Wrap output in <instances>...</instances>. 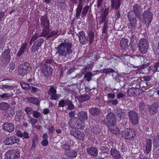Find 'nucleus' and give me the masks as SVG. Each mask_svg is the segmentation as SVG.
<instances>
[{"label": "nucleus", "instance_id": "nucleus-11", "mask_svg": "<svg viewBox=\"0 0 159 159\" xmlns=\"http://www.w3.org/2000/svg\"><path fill=\"white\" fill-rule=\"evenodd\" d=\"M19 141L20 139L18 137L13 135L6 138L5 141V143L7 145H12L14 143L18 144Z\"/></svg>", "mask_w": 159, "mask_h": 159}, {"label": "nucleus", "instance_id": "nucleus-63", "mask_svg": "<svg viewBox=\"0 0 159 159\" xmlns=\"http://www.w3.org/2000/svg\"><path fill=\"white\" fill-rule=\"evenodd\" d=\"M44 37V36H42L41 35V34L40 35L39 33H35L34 34L33 36V37L32 38V40H35L37 39H38L39 37Z\"/></svg>", "mask_w": 159, "mask_h": 159}, {"label": "nucleus", "instance_id": "nucleus-22", "mask_svg": "<svg viewBox=\"0 0 159 159\" xmlns=\"http://www.w3.org/2000/svg\"><path fill=\"white\" fill-rule=\"evenodd\" d=\"M111 2V8L117 10L120 8L122 1V0H112Z\"/></svg>", "mask_w": 159, "mask_h": 159}, {"label": "nucleus", "instance_id": "nucleus-8", "mask_svg": "<svg viewBox=\"0 0 159 159\" xmlns=\"http://www.w3.org/2000/svg\"><path fill=\"white\" fill-rule=\"evenodd\" d=\"M40 70L44 75L47 77L50 76L52 73L51 67L45 64H43L41 65L40 67Z\"/></svg>", "mask_w": 159, "mask_h": 159}, {"label": "nucleus", "instance_id": "nucleus-3", "mask_svg": "<svg viewBox=\"0 0 159 159\" xmlns=\"http://www.w3.org/2000/svg\"><path fill=\"white\" fill-rule=\"evenodd\" d=\"M41 26L43 28L41 35L45 36L49 31V22L47 16H42L40 18Z\"/></svg>", "mask_w": 159, "mask_h": 159}, {"label": "nucleus", "instance_id": "nucleus-49", "mask_svg": "<svg viewBox=\"0 0 159 159\" xmlns=\"http://www.w3.org/2000/svg\"><path fill=\"white\" fill-rule=\"evenodd\" d=\"M51 96L50 99L52 100H57L60 97V95L56 93H53L50 95Z\"/></svg>", "mask_w": 159, "mask_h": 159}, {"label": "nucleus", "instance_id": "nucleus-41", "mask_svg": "<svg viewBox=\"0 0 159 159\" xmlns=\"http://www.w3.org/2000/svg\"><path fill=\"white\" fill-rule=\"evenodd\" d=\"M91 129L93 132L96 134H98L101 132V129L98 125L92 126Z\"/></svg>", "mask_w": 159, "mask_h": 159}, {"label": "nucleus", "instance_id": "nucleus-62", "mask_svg": "<svg viewBox=\"0 0 159 159\" xmlns=\"http://www.w3.org/2000/svg\"><path fill=\"white\" fill-rule=\"evenodd\" d=\"M25 110L27 113L29 117V116H30V115L31 112L33 111V109L31 107H27L26 108H25Z\"/></svg>", "mask_w": 159, "mask_h": 159}, {"label": "nucleus", "instance_id": "nucleus-25", "mask_svg": "<svg viewBox=\"0 0 159 159\" xmlns=\"http://www.w3.org/2000/svg\"><path fill=\"white\" fill-rule=\"evenodd\" d=\"M145 149L144 150V152L148 154L151 151L152 148V140L150 139H147L146 143L145 144Z\"/></svg>", "mask_w": 159, "mask_h": 159}, {"label": "nucleus", "instance_id": "nucleus-15", "mask_svg": "<svg viewBox=\"0 0 159 159\" xmlns=\"http://www.w3.org/2000/svg\"><path fill=\"white\" fill-rule=\"evenodd\" d=\"M144 20L145 22L150 23L152 19V14L149 10H147L144 12L143 14Z\"/></svg>", "mask_w": 159, "mask_h": 159}, {"label": "nucleus", "instance_id": "nucleus-56", "mask_svg": "<svg viewBox=\"0 0 159 159\" xmlns=\"http://www.w3.org/2000/svg\"><path fill=\"white\" fill-rule=\"evenodd\" d=\"M70 146L64 144L62 145V148L64 149L65 152H67L70 149Z\"/></svg>", "mask_w": 159, "mask_h": 159}, {"label": "nucleus", "instance_id": "nucleus-59", "mask_svg": "<svg viewBox=\"0 0 159 159\" xmlns=\"http://www.w3.org/2000/svg\"><path fill=\"white\" fill-rule=\"evenodd\" d=\"M33 116L34 117L38 118H39L40 116H41V114L40 113L37 111H33Z\"/></svg>", "mask_w": 159, "mask_h": 159}, {"label": "nucleus", "instance_id": "nucleus-17", "mask_svg": "<svg viewBox=\"0 0 159 159\" xmlns=\"http://www.w3.org/2000/svg\"><path fill=\"white\" fill-rule=\"evenodd\" d=\"M7 154L8 159H17L20 156V154L16 150L10 151Z\"/></svg>", "mask_w": 159, "mask_h": 159}, {"label": "nucleus", "instance_id": "nucleus-54", "mask_svg": "<svg viewBox=\"0 0 159 159\" xmlns=\"http://www.w3.org/2000/svg\"><path fill=\"white\" fill-rule=\"evenodd\" d=\"M139 108L141 110H143L146 108L144 102L143 101L140 102L139 103Z\"/></svg>", "mask_w": 159, "mask_h": 159}, {"label": "nucleus", "instance_id": "nucleus-10", "mask_svg": "<svg viewBox=\"0 0 159 159\" xmlns=\"http://www.w3.org/2000/svg\"><path fill=\"white\" fill-rule=\"evenodd\" d=\"M107 119L108 121L107 126L116 124V118L115 115L113 112H110L107 116Z\"/></svg>", "mask_w": 159, "mask_h": 159}, {"label": "nucleus", "instance_id": "nucleus-9", "mask_svg": "<svg viewBox=\"0 0 159 159\" xmlns=\"http://www.w3.org/2000/svg\"><path fill=\"white\" fill-rule=\"evenodd\" d=\"M10 49L7 48L2 53L1 60L4 64L8 63L11 59Z\"/></svg>", "mask_w": 159, "mask_h": 159}, {"label": "nucleus", "instance_id": "nucleus-26", "mask_svg": "<svg viewBox=\"0 0 159 159\" xmlns=\"http://www.w3.org/2000/svg\"><path fill=\"white\" fill-rule=\"evenodd\" d=\"M89 112L93 116H98L100 114L101 110L97 107H93L89 109Z\"/></svg>", "mask_w": 159, "mask_h": 159}, {"label": "nucleus", "instance_id": "nucleus-31", "mask_svg": "<svg viewBox=\"0 0 159 159\" xmlns=\"http://www.w3.org/2000/svg\"><path fill=\"white\" fill-rule=\"evenodd\" d=\"M133 10L131 11H133L134 13L139 16V15L141 13V7L138 4H135L133 7Z\"/></svg>", "mask_w": 159, "mask_h": 159}, {"label": "nucleus", "instance_id": "nucleus-57", "mask_svg": "<svg viewBox=\"0 0 159 159\" xmlns=\"http://www.w3.org/2000/svg\"><path fill=\"white\" fill-rule=\"evenodd\" d=\"M112 73V76L116 80V81H119V78L120 77V76H119V74L116 72H115L114 71V72Z\"/></svg>", "mask_w": 159, "mask_h": 159}, {"label": "nucleus", "instance_id": "nucleus-36", "mask_svg": "<svg viewBox=\"0 0 159 159\" xmlns=\"http://www.w3.org/2000/svg\"><path fill=\"white\" fill-rule=\"evenodd\" d=\"M90 99V96L89 94L85 95H82L79 98V101L80 102H84L89 100Z\"/></svg>", "mask_w": 159, "mask_h": 159}, {"label": "nucleus", "instance_id": "nucleus-60", "mask_svg": "<svg viewBox=\"0 0 159 159\" xmlns=\"http://www.w3.org/2000/svg\"><path fill=\"white\" fill-rule=\"evenodd\" d=\"M152 76L151 75L144 76L142 77L143 80L147 82L151 80L152 79Z\"/></svg>", "mask_w": 159, "mask_h": 159}, {"label": "nucleus", "instance_id": "nucleus-39", "mask_svg": "<svg viewBox=\"0 0 159 159\" xmlns=\"http://www.w3.org/2000/svg\"><path fill=\"white\" fill-rule=\"evenodd\" d=\"M71 127L75 128L77 129H83L84 127V124L81 122H76L74 126Z\"/></svg>", "mask_w": 159, "mask_h": 159}, {"label": "nucleus", "instance_id": "nucleus-19", "mask_svg": "<svg viewBox=\"0 0 159 159\" xmlns=\"http://www.w3.org/2000/svg\"><path fill=\"white\" fill-rule=\"evenodd\" d=\"M78 119L81 121L87 120L88 118L87 113L84 111H79L78 113Z\"/></svg>", "mask_w": 159, "mask_h": 159}, {"label": "nucleus", "instance_id": "nucleus-24", "mask_svg": "<svg viewBox=\"0 0 159 159\" xmlns=\"http://www.w3.org/2000/svg\"><path fill=\"white\" fill-rule=\"evenodd\" d=\"M128 42L129 40L128 39L125 38L122 39L120 42V46L121 48L122 49H125L127 48L129 45V43Z\"/></svg>", "mask_w": 159, "mask_h": 159}, {"label": "nucleus", "instance_id": "nucleus-20", "mask_svg": "<svg viewBox=\"0 0 159 159\" xmlns=\"http://www.w3.org/2000/svg\"><path fill=\"white\" fill-rule=\"evenodd\" d=\"M110 152L111 155L114 159H119L121 157V154L115 148H112Z\"/></svg>", "mask_w": 159, "mask_h": 159}, {"label": "nucleus", "instance_id": "nucleus-18", "mask_svg": "<svg viewBox=\"0 0 159 159\" xmlns=\"http://www.w3.org/2000/svg\"><path fill=\"white\" fill-rule=\"evenodd\" d=\"M127 16L130 22L136 23L137 17L139 18V16L134 13L133 11H130L128 13Z\"/></svg>", "mask_w": 159, "mask_h": 159}, {"label": "nucleus", "instance_id": "nucleus-32", "mask_svg": "<svg viewBox=\"0 0 159 159\" xmlns=\"http://www.w3.org/2000/svg\"><path fill=\"white\" fill-rule=\"evenodd\" d=\"M109 129L114 134H117L119 133V129L117 127L116 125L107 126Z\"/></svg>", "mask_w": 159, "mask_h": 159}, {"label": "nucleus", "instance_id": "nucleus-30", "mask_svg": "<svg viewBox=\"0 0 159 159\" xmlns=\"http://www.w3.org/2000/svg\"><path fill=\"white\" fill-rule=\"evenodd\" d=\"M27 45V44L25 43H24L22 44L18 52L16 54L17 57H20L23 53H25V50L26 49Z\"/></svg>", "mask_w": 159, "mask_h": 159}, {"label": "nucleus", "instance_id": "nucleus-61", "mask_svg": "<svg viewBox=\"0 0 159 159\" xmlns=\"http://www.w3.org/2000/svg\"><path fill=\"white\" fill-rule=\"evenodd\" d=\"M103 1L104 0H97V7L100 9H101L102 8Z\"/></svg>", "mask_w": 159, "mask_h": 159}, {"label": "nucleus", "instance_id": "nucleus-33", "mask_svg": "<svg viewBox=\"0 0 159 159\" xmlns=\"http://www.w3.org/2000/svg\"><path fill=\"white\" fill-rule=\"evenodd\" d=\"M65 154L67 157L75 158L77 156V153L75 150L70 149L67 152H65Z\"/></svg>", "mask_w": 159, "mask_h": 159}, {"label": "nucleus", "instance_id": "nucleus-2", "mask_svg": "<svg viewBox=\"0 0 159 159\" xmlns=\"http://www.w3.org/2000/svg\"><path fill=\"white\" fill-rule=\"evenodd\" d=\"M73 3L77 4L78 3L77 7L76 10L75 17L77 19H79L82 12L81 16L84 17L86 16L89 9V6H85L83 9V5L82 3L84 0H70Z\"/></svg>", "mask_w": 159, "mask_h": 159}, {"label": "nucleus", "instance_id": "nucleus-50", "mask_svg": "<svg viewBox=\"0 0 159 159\" xmlns=\"http://www.w3.org/2000/svg\"><path fill=\"white\" fill-rule=\"evenodd\" d=\"M50 30L49 29V31L48 34H47V35L44 36V37H46L47 38H50L52 37L53 35L57 34V32L56 31H53L51 32V33H50Z\"/></svg>", "mask_w": 159, "mask_h": 159}, {"label": "nucleus", "instance_id": "nucleus-23", "mask_svg": "<svg viewBox=\"0 0 159 159\" xmlns=\"http://www.w3.org/2000/svg\"><path fill=\"white\" fill-rule=\"evenodd\" d=\"M159 105L157 102L154 103L150 106L148 110L151 113L154 114H156L158 111Z\"/></svg>", "mask_w": 159, "mask_h": 159}, {"label": "nucleus", "instance_id": "nucleus-37", "mask_svg": "<svg viewBox=\"0 0 159 159\" xmlns=\"http://www.w3.org/2000/svg\"><path fill=\"white\" fill-rule=\"evenodd\" d=\"M137 88H131L127 91V93L129 96H134L136 94Z\"/></svg>", "mask_w": 159, "mask_h": 159}, {"label": "nucleus", "instance_id": "nucleus-21", "mask_svg": "<svg viewBox=\"0 0 159 159\" xmlns=\"http://www.w3.org/2000/svg\"><path fill=\"white\" fill-rule=\"evenodd\" d=\"M80 43L82 44H84L88 42V39L86 38L84 35V32L81 31L78 34Z\"/></svg>", "mask_w": 159, "mask_h": 159}, {"label": "nucleus", "instance_id": "nucleus-55", "mask_svg": "<svg viewBox=\"0 0 159 159\" xmlns=\"http://www.w3.org/2000/svg\"><path fill=\"white\" fill-rule=\"evenodd\" d=\"M28 117L30 118V120L28 121L29 123H30L32 124V125H34V124L37 122L38 121L37 119L33 118L30 116H29Z\"/></svg>", "mask_w": 159, "mask_h": 159}, {"label": "nucleus", "instance_id": "nucleus-64", "mask_svg": "<svg viewBox=\"0 0 159 159\" xmlns=\"http://www.w3.org/2000/svg\"><path fill=\"white\" fill-rule=\"evenodd\" d=\"M108 103L109 104L111 103L112 105H117L118 102L117 100L114 99L113 100H109L108 102Z\"/></svg>", "mask_w": 159, "mask_h": 159}, {"label": "nucleus", "instance_id": "nucleus-43", "mask_svg": "<svg viewBox=\"0 0 159 159\" xmlns=\"http://www.w3.org/2000/svg\"><path fill=\"white\" fill-rule=\"evenodd\" d=\"M9 105L5 102H2L0 103V110H7L9 108Z\"/></svg>", "mask_w": 159, "mask_h": 159}, {"label": "nucleus", "instance_id": "nucleus-16", "mask_svg": "<svg viewBox=\"0 0 159 159\" xmlns=\"http://www.w3.org/2000/svg\"><path fill=\"white\" fill-rule=\"evenodd\" d=\"M3 129L5 131L9 132L13 131L14 129V127L11 123L5 122L2 125Z\"/></svg>", "mask_w": 159, "mask_h": 159}, {"label": "nucleus", "instance_id": "nucleus-6", "mask_svg": "<svg viewBox=\"0 0 159 159\" xmlns=\"http://www.w3.org/2000/svg\"><path fill=\"white\" fill-rule=\"evenodd\" d=\"M129 122L132 125H136L139 122V118L137 113L134 111H130L128 113Z\"/></svg>", "mask_w": 159, "mask_h": 159}, {"label": "nucleus", "instance_id": "nucleus-34", "mask_svg": "<svg viewBox=\"0 0 159 159\" xmlns=\"http://www.w3.org/2000/svg\"><path fill=\"white\" fill-rule=\"evenodd\" d=\"M39 143V140L36 136H34L32 140V145L31 148V150H33L36 148V145Z\"/></svg>", "mask_w": 159, "mask_h": 159}, {"label": "nucleus", "instance_id": "nucleus-4", "mask_svg": "<svg viewBox=\"0 0 159 159\" xmlns=\"http://www.w3.org/2000/svg\"><path fill=\"white\" fill-rule=\"evenodd\" d=\"M138 47L140 52L145 54L147 52L148 47V40L145 39H142L139 40Z\"/></svg>", "mask_w": 159, "mask_h": 159}, {"label": "nucleus", "instance_id": "nucleus-12", "mask_svg": "<svg viewBox=\"0 0 159 159\" xmlns=\"http://www.w3.org/2000/svg\"><path fill=\"white\" fill-rule=\"evenodd\" d=\"M70 134L76 138L82 140L84 139L85 135L84 133L80 130L74 129L70 131Z\"/></svg>", "mask_w": 159, "mask_h": 159}, {"label": "nucleus", "instance_id": "nucleus-46", "mask_svg": "<svg viewBox=\"0 0 159 159\" xmlns=\"http://www.w3.org/2000/svg\"><path fill=\"white\" fill-rule=\"evenodd\" d=\"M13 95L12 92L10 93H4L2 94H0V97L2 98H8L12 97Z\"/></svg>", "mask_w": 159, "mask_h": 159}, {"label": "nucleus", "instance_id": "nucleus-44", "mask_svg": "<svg viewBox=\"0 0 159 159\" xmlns=\"http://www.w3.org/2000/svg\"><path fill=\"white\" fill-rule=\"evenodd\" d=\"M120 59L126 62H129L132 57L129 55H123L120 57Z\"/></svg>", "mask_w": 159, "mask_h": 159}, {"label": "nucleus", "instance_id": "nucleus-52", "mask_svg": "<svg viewBox=\"0 0 159 159\" xmlns=\"http://www.w3.org/2000/svg\"><path fill=\"white\" fill-rule=\"evenodd\" d=\"M57 6L60 8L62 9H65L66 8V5L65 2H57Z\"/></svg>", "mask_w": 159, "mask_h": 159}, {"label": "nucleus", "instance_id": "nucleus-35", "mask_svg": "<svg viewBox=\"0 0 159 159\" xmlns=\"http://www.w3.org/2000/svg\"><path fill=\"white\" fill-rule=\"evenodd\" d=\"M101 152L99 154L102 156L104 154H108L109 152V148L107 146H103L100 148Z\"/></svg>", "mask_w": 159, "mask_h": 159}, {"label": "nucleus", "instance_id": "nucleus-47", "mask_svg": "<svg viewBox=\"0 0 159 159\" xmlns=\"http://www.w3.org/2000/svg\"><path fill=\"white\" fill-rule=\"evenodd\" d=\"M15 68V65L14 63H11L9 64V66L7 68V70L10 72H12Z\"/></svg>", "mask_w": 159, "mask_h": 159}, {"label": "nucleus", "instance_id": "nucleus-5", "mask_svg": "<svg viewBox=\"0 0 159 159\" xmlns=\"http://www.w3.org/2000/svg\"><path fill=\"white\" fill-rule=\"evenodd\" d=\"M30 65L28 62L21 64L18 68V74L20 75L24 76L30 70Z\"/></svg>", "mask_w": 159, "mask_h": 159}, {"label": "nucleus", "instance_id": "nucleus-29", "mask_svg": "<svg viewBox=\"0 0 159 159\" xmlns=\"http://www.w3.org/2000/svg\"><path fill=\"white\" fill-rule=\"evenodd\" d=\"M88 153L93 157H96L98 155L97 150L93 147L89 148L87 149Z\"/></svg>", "mask_w": 159, "mask_h": 159}, {"label": "nucleus", "instance_id": "nucleus-27", "mask_svg": "<svg viewBox=\"0 0 159 159\" xmlns=\"http://www.w3.org/2000/svg\"><path fill=\"white\" fill-rule=\"evenodd\" d=\"M27 100L29 103H32L37 106L39 105L40 101L35 97H29L27 98Z\"/></svg>", "mask_w": 159, "mask_h": 159}, {"label": "nucleus", "instance_id": "nucleus-14", "mask_svg": "<svg viewBox=\"0 0 159 159\" xmlns=\"http://www.w3.org/2000/svg\"><path fill=\"white\" fill-rule=\"evenodd\" d=\"M87 68L85 67L81 69V72L84 75V78L85 80L89 82L92 80L93 74L90 71H87Z\"/></svg>", "mask_w": 159, "mask_h": 159}, {"label": "nucleus", "instance_id": "nucleus-40", "mask_svg": "<svg viewBox=\"0 0 159 159\" xmlns=\"http://www.w3.org/2000/svg\"><path fill=\"white\" fill-rule=\"evenodd\" d=\"M88 34L89 41V44H91L94 41V34L91 31H89L88 32Z\"/></svg>", "mask_w": 159, "mask_h": 159}, {"label": "nucleus", "instance_id": "nucleus-42", "mask_svg": "<svg viewBox=\"0 0 159 159\" xmlns=\"http://www.w3.org/2000/svg\"><path fill=\"white\" fill-rule=\"evenodd\" d=\"M114 71V70L111 68H105L103 70H101L100 72L105 73L106 74H111Z\"/></svg>", "mask_w": 159, "mask_h": 159}, {"label": "nucleus", "instance_id": "nucleus-13", "mask_svg": "<svg viewBox=\"0 0 159 159\" xmlns=\"http://www.w3.org/2000/svg\"><path fill=\"white\" fill-rule=\"evenodd\" d=\"M44 39L43 38H40L35 41L31 48V51L33 52H35L39 49L42 44L43 43Z\"/></svg>", "mask_w": 159, "mask_h": 159}, {"label": "nucleus", "instance_id": "nucleus-38", "mask_svg": "<svg viewBox=\"0 0 159 159\" xmlns=\"http://www.w3.org/2000/svg\"><path fill=\"white\" fill-rule=\"evenodd\" d=\"M16 134L18 136L20 137H23L24 138L26 139H28L29 138L28 134L26 131H24L22 133L20 131H18Z\"/></svg>", "mask_w": 159, "mask_h": 159}, {"label": "nucleus", "instance_id": "nucleus-51", "mask_svg": "<svg viewBox=\"0 0 159 159\" xmlns=\"http://www.w3.org/2000/svg\"><path fill=\"white\" fill-rule=\"evenodd\" d=\"M55 93H57V90L56 89V87L52 86L50 87L49 91L48 92V93L49 95Z\"/></svg>", "mask_w": 159, "mask_h": 159}, {"label": "nucleus", "instance_id": "nucleus-48", "mask_svg": "<svg viewBox=\"0 0 159 159\" xmlns=\"http://www.w3.org/2000/svg\"><path fill=\"white\" fill-rule=\"evenodd\" d=\"M107 17L101 15L100 17H99V24H101L103 23H105L107 20H108L107 19Z\"/></svg>", "mask_w": 159, "mask_h": 159}, {"label": "nucleus", "instance_id": "nucleus-1", "mask_svg": "<svg viewBox=\"0 0 159 159\" xmlns=\"http://www.w3.org/2000/svg\"><path fill=\"white\" fill-rule=\"evenodd\" d=\"M72 46L71 43L65 40L55 48L56 50V54L62 58H66L73 53Z\"/></svg>", "mask_w": 159, "mask_h": 159}, {"label": "nucleus", "instance_id": "nucleus-7", "mask_svg": "<svg viewBox=\"0 0 159 159\" xmlns=\"http://www.w3.org/2000/svg\"><path fill=\"white\" fill-rule=\"evenodd\" d=\"M123 136L125 139L130 140L135 137V132L133 129H127L123 132Z\"/></svg>", "mask_w": 159, "mask_h": 159}, {"label": "nucleus", "instance_id": "nucleus-28", "mask_svg": "<svg viewBox=\"0 0 159 159\" xmlns=\"http://www.w3.org/2000/svg\"><path fill=\"white\" fill-rule=\"evenodd\" d=\"M108 21L107 20L106 22L104 23L103 26L102 28V35L105 38H107L108 37L107 31L109 27L108 25Z\"/></svg>", "mask_w": 159, "mask_h": 159}, {"label": "nucleus", "instance_id": "nucleus-53", "mask_svg": "<svg viewBox=\"0 0 159 159\" xmlns=\"http://www.w3.org/2000/svg\"><path fill=\"white\" fill-rule=\"evenodd\" d=\"M30 89L29 90H30L31 92L33 93H35L39 91L38 88L33 86H30Z\"/></svg>", "mask_w": 159, "mask_h": 159}, {"label": "nucleus", "instance_id": "nucleus-58", "mask_svg": "<svg viewBox=\"0 0 159 159\" xmlns=\"http://www.w3.org/2000/svg\"><path fill=\"white\" fill-rule=\"evenodd\" d=\"M136 23L134 22H130V24L128 25V28L130 30V31H131L136 26Z\"/></svg>", "mask_w": 159, "mask_h": 159}, {"label": "nucleus", "instance_id": "nucleus-45", "mask_svg": "<svg viewBox=\"0 0 159 159\" xmlns=\"http://www.w3.org/2000/svg\"><path fill=\"white\" fill-rule=\"evenodd\" d=\"M20 84L23 89L28 90H29L30 86V85L24 82H22L20 83Z\"/></svg>", "mask_w": 159, "mask_h": 159}]
</instances>
